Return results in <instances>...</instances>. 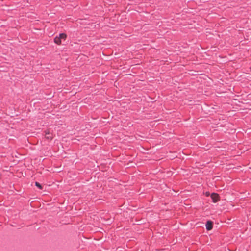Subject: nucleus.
<instances>
[{"instance_id": "obj_1", "label": "nucleus", "mask_w": 251, "mask_h": 251, "mask_svg": "<svg viewBox=\"0 0 251 251\" xmlns=\"http://www.w3.org/2000/svg\"><path fill=\"white\" fill-rule=\"evenodd\" d=\"M211 198L212 200V201L214 203L217 202L220 200L219 195L215 193H213L211 194Z\"/></svg>"}, {"instance_id": "obj_2", "label": "nucleus", "mask_w": 251, "mask_h": 251, "mask_svg": "<svg viewBox=\"0 0 251 251\" xmlns=\"http://www.w3.org/2000/svg\"><path fill=\"white\" fill-rule=\"evenodd\" d=\"M45 132V137L46 139L48 140H52L53 138V136L51 133H50L49 130H46L44 131Z\"/></svg>"}, {"instance_id": "obj_3", "label": "nucleus", "mask_w": 251, "mask_h": 251, "mask_svg": "<svg viewBox=\"0 0 251 251\" xmlns=\"http://www.w3.org/2000/svg\"><path fill=\"white\" fill-rule=\"evenodd\" d=\"M213 223L212 221H207L205 225L206 229L208 231L211 230L213 228Z\"/></svg>"}, {"instance_id": "obj_4", "label": "nucleus", "mask_w": 251, "mask_h": 251, "mask_svg": "<svg viewBox=\"0 0 251 251\" xmlns=\"http://www.w3.org/2000/svg\"><path fill=\"white\" fill-rule=\"evenodd\" d=\"M54 41L56 44L58 45H60L61 44V40L58 36H56L54 38Z\"/></svg>"}, {"instance_id": "obj_5", "label": "nucleus", "mask_w": 251, "mask_h": 251, "mask_svg": "<svg viewBox=\"0 0 251 251\" xmlns=\"http://www.w3.org/2000/svg\"><path fill=\"white\" fill-rule=\"evenodd\" d=\"M58 37L61 40L62 39L65 40L67 37V35L65 33H60Z\"/></svg>"}, {"instance_id": "obj_6", "label": "nucleus", "mask_w": 251, "mask_h": 251, "mask_svg": "<svg viewBox=\"0 0 251 251\" xmlns=\"http://www.w3.org/2000/svg\"><path fill=\"white\" fill-rule=\"evenodd\" d=\"M35 185L41 190L43 189L42 185L38 182H35Z\"/></svg>"}, {"instance_id": "obj_7", "label": "nucleus", "mask_w": 251, "mask_h": 251, "mask_svg": "<svg viewBox=\"0 0 251 251\" xmlns=\"http://www.w3.org/2000/svg\"><path fill=\"white\" fill-rule=\"evenodd\" d=\"M209 195V192H207L206 193V196H208Z\"/></svg>"}]
</instances>
